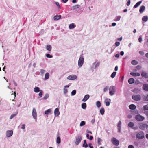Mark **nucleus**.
<instances>
[{
	"label": "nucleus",
	"mask_w": 148,
	"mask_h": 148,
	"mask_svg": "<svg viewBox=\"0 0 148 148\" xmlns=\"http://www.w3.org/2000/svg\"><path fill=\"white\" fill-rule=\"evenodd\" d=\"M139 128L142 130H145L148 128V125L145 123H140L139 125Z\"/></svg>",
	"instance_id": "obj_1"
},
{
	"label": "nucleus",
	"mask_w": 148,
	"mask_h": 148,
	"mask_svg": "<svg viewBox=\"0 0 148 148\" xmlns=\"http://www.w3.org/2000/svg\"><path fill=\"white\" fill-rule=\"evenodd\" d=\"M109 90L110 95L111 96H113L116 92V87L113 86H111L109 88Z\"/></svg>",
	"instance_id": "obj_2"
},
{
	"label": "nucleus",
	"mask_w": 148,
	"mask_h": 148,
	"mask_svg": "<svg viewBox=\"0 0 148 148\" xmlns=\"http://www.w3.org/2000/svg\"><path fill=\"white\" fill-rule=\"evenodd\" d=\"M84 58L83 56H80L79 58L78 65L79 68L81 67L83 65L84 63Z\"/></svg>",
	"instance_id": "obj_3"
},
{
	"label": "nucleus",
	"mask_w": 148,
	"mask_h": 148,
	"mask_svg": "<svg viewBox=\"0 0 148 148\" xmlns=\"http://www.w3.org/2000/svg\"><path fill=\"white\" fill-rule=\"evenodd\" d=\"M136 137L138 139H142L144 137V134L143 132L140 131L136 134Z\"/></svg>",
	"instance_id": "obj_4"
},
{
	"label": "nucleus",
	"mask_w": 148,
	"mask_h": 148,
	"mask_svg": "<svg viewBox=\"0 0 148 148\" xmlns=\"http://www.w3.org/2000/svg\"><path fill=\"white\" fill-rule=\"evenodd\" d=\"M82 139V137L81 135L77 136L75 137V143L76 145L79 144Z\"/></svg>",
	"instance_id": "obj_5"
},
{
	"label": "nucleus",
	"mask_w": 148,
	"mask_h": 148,
	"mask_svg": "<svg viewBox=\"0 0 148 148\" xmlns=\"http://www.w3.org/2000/svg\"><path fill=\"white\" fill-rule=\"evenodd\" d=\"M111 141L113 144L115 146H118L119 144V141L114 137L112 138H111Z\"/></svg>",
	"instance_id": "obj_6"
},
{
	"label": "nucleus",
	"mask_w": 148,
	"mask_h": 148,
	"mask_svg": "<svg viewBox=\"0 0 148 148\" xmlns=\"http://www.w3.org/2000/svg\"><path fill=\"white\" fill-rule=\"evenodd\" d=\"M135 119L138 121H141L145 119V117L140 114H138L136 116Z\"/></svg>",
	"instance_id": "obj_7"
},
{
	"label": "nucleus",
	"mask_w": 148,
	"mask_h": 148,
	"mask_svg": "<svg viewBox=\"0 0 148 148\" xmlns=\"http://www.w3.org/2000/svg\"><path fill=\"white\" fill-rule=\"evenodd\" d=\"M132 99L136 101H138L140 100L141 97L140 95H133L132 96Z\"/></svg>",
	"instance_id": "obj_8"
},
{
	"label": "nucleus",
	"mask_w": 148,
	"mask_h": 148,
	"mask_svg": "<svg viewBox=\"0 0 148 148\" xmlns=\"http://www.w3.org/2000/svg\"><path fill=\"white\" fill-rule=\"evenodd\" d=\"M77 78V76L75 75H71L67 77V79L69 80H74Z\"/></svg>",
	"instance_id": "obj_9"
},
{
	"label": "nucleus",
	"mask_w": 148,
	"mask_h": 148,
	"mask_svg": "<svg viewBox=\"0 0 148 148\" xmlns=\"http://www.w3.org/2000/svg\"><path fill=\"white\" fill-rule=\"evenodd\" d=\"M13 134L12 130H7L6 132V136L8 137H11Z\"/></svg>",
	"instance_id": "obj_10"
},
{
	"label": "nucleus",
	"mask_w": 148,
	"mask_h": 148,
	"mask_svg": "<svg viewBox=\"0 0 148 148\" xmlns=\"http://www.w3.org/2000/svg\"><path fill=\"white\" fill-rule=\"evenodd\" d=\"M32 116L34 119H37V112L36 109L35 108H33L32 110Z\"/></svg>",
	"instance_id": "obj_11"
},
{
	"label": "nucleus",
	"mask_w": 148,
	"mask_h": 148,
	"mask_svg": "<svg viewBox=\"0 0 148 148\" xmlns=\"http://www.w3.org/2000/svg\"><path fill=\"white\" fill-rule=\"evenodd\" d=\"M111 100L109 98H106L104 101V103L106 104L107 106H108L110 105Z\"/></svg>",
	"instance_id": "obj_12"
},
{
	"label": "nucleus",
	"mask_w": 148,
	"mask_h": 148,
	"mask_svg": "<svg viewBox=\"0 0 148 148\" xmlns=\"http://www.w3.org/2000/svg\"><path fill=\"white\" fill-rule=\"evenodd\" d=\"M54 114L55 116H57L60 114L59 109L58 108H56L54 112Z\"/></svg>",
	"instance_id": "obj_13"
},
{
	"label": "nucleus",
	"mask_w": 148,
	"mask_h": 148,
	"mask_svg": "<svg viewBox=\"0 0 148 148\" xmlns=\"http://www.w3.org/2000/svg\"><path fill=\"white\" fill-rule=\"evenodd\" d=\"M142 77L145 78H148V73L144 71H143L141 73Z\"/></svg>",
	"instance_id": "obj_14"
},
{
	"label": "nucleus",
	"mask_w": 148,
	"mask_h": 148,
	"mask_svg": "<svg viewBox=\"0 0 148 148\" xmlns=\"http://www.w3.org/2000/svg\"><path fill=\"white\" fill-rule=\"evenodd\" d=\"M134 125V123L133 122H130L129 124H128V126L130 127L131 128L134 129V130H136L137 129L135 128V127H133V126Z\"/></svg>",
	"instance_id": "obj_15"
},
{
	"label": "nucleus",
	"mask_w": 148,
	"mask_h": 148,
	"mask_svg": "<svg viewBox=\"0 0 148 148\" xmlns=\"http://www.w3.org/2000/svg\"><path fill=\"white\" fill-rule=\"evenodd\" d=\"M89 97L90 96L88 94L86 95L82 99V101L83 102L86 101L89 98Z\"/></svg>",
	"instance_id": "obj_16"
},
{
	"label": "nucleus",
	"mask_w": 148,
	"mask_h": 148,
	"mask_svg": "<svg viewBox=\"0 0 148 148\" xmlns=\"http://www.w3.org/2000/svg\"><path fill=\"white\" fill-rule=\"evenodd\" d=\"M131 75L133 76H140V74L139 73L131 72L130 73Z\"/></svg>",
	"instance_id": "obj_17"
},
{
	"label": "nucleus",
	"mask_w": 148,
	"mask_h": 148,
	"mask_svg": "<svg viewBox=\"0 0 148 148\" xmlns=\"http://www.w3.org/2000/svg\"><path fill=\"white\" fill-rule=\"evenodd\" d=\"M140 90L138 88H135L133 90V92L135 93H138L140 92Z\"/></svg>",
	"instance_id": "obj_18"
},
{
	"label": "nucleus",
	"mask_w": 148,
	"mask_h": 148,
	"mask_svg": "<svg viewBox=\"0 0 148 148\" xmlns=\"http://www.w3.org/2000/svg\"><path fill=\"white\" fill-rule=\"evenodd\" d=\"M143 88L145 91H148V84H143Z\"/></svg>",
	"instance_id": "obj_19"
},
{
	"label": "nucleus",
	"mask_w": 148,
	"mask_h": 148,
	"mask_svg": "<svg viewBox=\"0 0 148 148\" xmlns=\"http://www.w3.org/2000/svg\"><path fill=\"white\" fill-rule=\"evenodd\" d=\"M142 1H140L138 2H137L135 5L133 7L134 8H135L138 7L142 3Z\"/></svg>",
	"instance_id": "obj_20"
},
{
	"label": "nucleus",
	"mask_w": 148,
	"mask_h": 148,
	"mask_svg": "<svg viewBox=\"0 0 148 148\" xmlns=\"http://www.w3.org/2000/svg\"><path fill=\"white\" fill-rule=\"evenodd\" d=\"M129 107L130 109L134 110L136 109V106L135 105L132 104L129 106Z\"/></svg>",
	"instance_id": "obj_21"
},
{
	"label": "nucleus",
	"mask_w": 148,
	"mask_h": 148,
	"mask_svg": "<svg viewBox=\"0 0 148 148\" xmlns=\"http://www.w3.org/2000/svg\"><path fill=\"white\" fill-rule=\"evenodd\" d=\"M145 8V7L144 6L142 5L141 6L139 9V12L140 13H142L143 11L144 10Z\"/></svg>",
	"instance_id": "obj_22"
},
{
	"label": "nucleus",
	"mask_w": 148,
	"mask_h": 148,
	"mask_svg": "<svg viewBox=\"0 0 148 148\" xmlns=\"http://www.w3.org/2000/svg\"><path fill=\"white\" fill-rule=\"evenodd\" d=\"M134 79L133 78H130L128 80V82L129 84H132L134 82Z\"/></svg>",
	"instance_id": "obj_23"
},
{
	"label": "nucleus",
	"mask_w": 148,
	"mask_h": 148,
	"mask_svg": "<svg viewBox=\"0 0 148 148\" xmlns=\"http://www.w3.org/2000/svg\"><path fill=\"white\" fill-rule=\"evenodd\" d=\"M40 88L38 87H36L34 89V92L36 93H38L40 91Z\"/></svg>",
	"instance_id": "obj_24"
},
{
	"label": "nucleus",
	"mask_w": 148,
	"mask_h": 148,
	"mask_svg": "<svg viewBox=\"0 0 148 148\" xmlns=\"http://www.w3.org/2000/svg\"><path fill=\"white\" fill-rule=\"evenodd\" d=\"M51 112V109H48L45 112V114L48 115L50 114Z\"/></svg>",
	"instance_id": "obj_25"
},
{
	"label": "nucleus",
	"mask_w": 148,
	"mask_h": 148,
	"mask_svg": "<svg viewBox=\"0 0 148 148\" xmlns=\"http://www.w3.org/2000/svg\"><path fill=\"white\" fill-rule=\"evenodd\" d=\"M75 25L74 23H72L70 24L69 28L70 29H71L75 28Z\"/></svg>",
	"instance_id": "obj_26"
},
{
	"label": "nucleus",
	"mask_w": 148,
	"mask_h": 148,
	"mask_svg": "<svg viewBox=\"0 0 148 148\" xmlns=\"http://www.w3.org/2000/svg\"><path fill=\"white\" fill-rule=\"evenodd\" d=\"M142 20L144 22H146L148 20V18L147 16H145L142 17Z\"/></svg>",
	"instance_id": "obj_27"
},
{
	"label": "nucleus",
	"mask_w": 148,
	"mask_h": 148,
	"mask_svg": "<svg viewBox=\"0 0 148 148\" xmlns=\"http://www.w3.org/2000/svg\"><path fill=\"white\" fill-rule=\"evenodd\" d=\"M61 17V15L55 16L53 18L54 20H58Z\"/></svg>",
	"instance_id": "obj_28"
},
{
	"label": "nucleus",
	"mask_w": 148,
	"mask_h": 148,
	"mask_svg": "<svg viewBox=\"0 0 148 148\" xmlns=\"http://www.w3.org/2000/svg\"><path fill=\"white\" fill-rule=\"evenodd\" d=\"M105 112V110L104 108L103 107L101 108L100 110V112L101 114L103 115Z\"/></svg>",
	"instance_id": "obj_29"
},
{
	"label": "nucleus",
	"mask_w": 148,
	"mask_h": 148,
	"mask_svg": "<svg viewBox=\"0 0 148 148\" xmlns=\"http://www.w3.org/2000/svg\"><path fill=\"white\" fill-rule=\"evenodd\" d=\"M143 99L145 101H148V94H146L143 96Z\"/></svg>",
	"instance_id": "obj_30"
},
{
	"label": "nucleus",
	"mask_w": 148,
	"mask_h": 148,
	"mask_svg": "<svg viewBox=\"0 0 148 148\" xmlns=\"http://www.w3.org/2000/svg\"><path fill=\"white\" fill-rule=\"evenodd\" d=\"M46 48L47 50L50 51L51 50L52 47L51 45H48L46 47Z\"/></svg>",
	"instance_id": "obj_31"
},
{
	"label": "nucleus",
	"mask_w": 148,
	"mask_h": 148,
	"mask_svg": "<svg viewBox=\"0 0 148 148\" xmlns=\"http://www.w3.org/2000/svg\"><path fill=\"white\" fill-rule=\"evenodd\" d=\"M18 113V112L16 111V112L14 114H12L11 115L10 119H12L14 117L16 116Z\"/></svg>",
	"instance_id": "obj_32"
},
{
	"label": "nucleus",
	"mask_w": 148,
	"mask_h": 148,
	"mask_svg": "<svg viewBox=\"0 0 148 148\" xmlns=\"http://www.w3.org/2000/svg\"><path fill=\"white\" fill-rule=\"evenodd\" d=\"M82 147L85 148L87 147H88V145L87 144L86 140H84V143Z\"/></svg>",
	"instance_id": "obj_33"
},
{
	"label": "nucleus",
	"mask_w": 148,
	"mask_h": 148,
	"mask_svg": "<svg viewBox=\"0 0 148 148\" xmlns=\"http://www.w3.org/2000/svg\"><path fill=\"white\" fill-rule=\"evenodd\" d=\"M121 18V16H118L115 17L114 21L116 22L119 21L120 20Z\"/></svg>",
	"instance_id": "obj_34"
},
{
	"label": "nucleus",
	"mask_w": 148,
	"mask_h": 148,
	"mask_svg": "<svg viewBox=\"0 0 148 148\" xmlns=\"http://www.w3.org/2000/svg\"><path fill=\"white\" fill-rule=\"evenodd\" d=\"M82 108L84 109H85L86 108V103H83L81 105Z\"/></svg>",
	"instance_id": "obj_35"
},
{
	"label": "nucleus",
	"mask_w": 148,
	"mask_h": 148,
	"mask_svg": "<svg viewBox=\"0 0 148 148\" xmlns=\"http://www.w3.org/2000/svg\"><path fill=\"white\" fill-rule=\"evenodd\" d=\"M131 63L133 65H136L138 64V62L135 60H133L131 61Z\"/></svg>",
	"instance_id": "obj_36"
},
{
	"label": "nucleus",
	"mask_w": 148,
	"mask_h": 148,
	"mask_svg": "<svg viewBox=\"0 0 148 148\" xmlns=\"http://www.w3.org/2000/svg\"><path fill=\"white\" fill-rule=\"evenodd\" d=\"M56 141L57 144H59L61 143V139L60 137H57Z\"/></svg>",
	"instance_id": "obj_37"
},
{
	"label": "nucleus",
	"mask_w": 148,
	"mask_h": 148,
	"mask_svg": "<svg viewBox=\"0 0 148 148\" xmlns=\"http://www.w3.org/2000/svg\"><path fill=\"white\" fill-rule=\"evenodd\" d=\"M49 76V74L48 73H46L45 75V79H48Z\"/></svg>",
	"instance_id": "obj_38"
},
{
	"label": "nucleus",
	"mask_w": 148,
	"mask_h": 148,
	"mask_svg": "<svg viewBox=\"0 0 148 148\" xmlns=\"http://www.w3.org/2000/svg\"><path fill=\"white\" fill-rule=\"evenodd\" d=\"M143 108L144 110H148V104L144 106Z\"/></svg>",
	"instance_id": "obj_39"
},
{
	"label": "nucleus",
	"mask_w": 148,
	"mask_h": 148,
	"mask_svg": "<svg viewBox=\"0 0 148 148\" xmlns=\"http://www.w3.org/2000/svg\"><path fill=\"white\" fill-rule=\"evenodd\" d=\"M96 105L98 108L100 107L101 106L100 102L99 101H97L96 102Z\"/></svg>",
	"instance_id": "obj_40"
},
{
	"label": "nucleus",
	"mask_w": 148,
	"mask_h": 148,
	"mask_svg": "<svg viewBox=\"0 0 148 148\" xmlns=\"http://www.w3.org/2000/svg\"><path fill=\"white\" fill-rule=\"evenodd\" d=\"M116 73V72H113L111 75V77L112 78H114Z\"/></svg>",
	"instance_id": "obj_41"
},
{
	"label": "nucleus",
	"mask_w": 148,
	"mask_h": 148,
	"mask_svg": "<svg viewBox=\"0 0 148 148\" xmlns=\"http://www.w3.org/2000/svg\"><path fill=\"white\" fill-rule=\"evenodd\" d=\"M85 122L84 121H82L80 122L79 125L80 127H82L85 125Z\"/></svg>",
	"instance_id": "obj_42"
},
{
	"label": "nucleus",
	"mask_w": 148,
	"mask_h": 148,
	"mask_svg": "<svg viewBox=\"0 0 148 148\" xmlns=\"http://www.w3.org/2000/svg\"><path fill=\"white\" fill-rule=\"evenodd\" d=\"M40 72L41 73V75H43L45 73L46 71L45 70L41 69H40Z\"/></svg>",
	"instance_id": "obj_43"
},
{
	"label": "nucleus",
	"mask_w": 148,
	"mask_h": 148,
	"mask_svg": "<svg viewBox=\"0 0 148 148\" xmlns=\"http://www.w3.org/2000/svg\"><path fill=\"white\" fill-rule=\"evenodd\" d=\"M49 97V95L48 94H46L45 95L43 99L45 100H46Z\"/></svg>",
	"instance_id": "obj_44"
},
{
	"label": "nucleus",
	"mask_w": 148,
	"mask_h": 148,
	"mask_svg": "<svg viewBox=\"0 0 148 148\" xmlns=\"http://www.w3.org/2000/svg\"><path fill=\"white\" fill-rule=\"evenodd\" d=\"M76 92V90H74L72 91L71 95L72 96H74L75 95Z\"/></svg>",
	"instance_id": "obj_45"
},
{
	"label": "nucleus",
	"mask_w": 148,
	"mask_h": 148,
	"mask_svg": "<svg viewBox=\"0 0 148 148\" xmlns=\"http://www.w3.org/2000/svg\"><path fill=\"white\" fill-rule=\"evenodd\" d=\"M101 141H102V140L101 138H98L97 142L99 144V145H101Z\"/></svg>",
	"instance_id": "obj_46"
},
{
	"label": "nucleus",
	"mask_w": 148,
	"mask_h": 148,
	"mask_svg": "<svg viewBox=\"0 0 148 148\" xmlns=\"http://www.w3.org/2000/svg\"><path fill=\"white\" fill-rule=\"evenodd\" d=\"M100 62H98L96 64L95 66L94 67L95 69H96L97 67H99L100 65Z\"/></svg>",
	"instance_id": "obj_47"
},
{
	"label": "nucleus",
	"mask_w": 148,
	"mask_h": 148,
	"mask_svg": "<svg viewBox=\"0 0 148 148\" xmlns=\"http://www.w3.org/2000/svg\"><path fill=\"white\" fill-rule=\"evenodd\" d=\"M109 87L108 86H107L105 87L103 89V91L104 92H106L108 91L109 89Z\"/></svg>",
	"instance_id": "obj_48"
},
{
	"label": "nucleus",
	"mask_w": 148,
	"mask_h": 148,
	"mask_svg": "<svg viewBox=\"0 0 148 148\" xmlns=\"http://www.w3.org/2000/svg\"><path fill=\"white\" fill-rule=\"evenodd\" d=\"M46 56L47 58H51L53 57V56L49 54H46Z\"/></svg>",
	"instance_id": "obj_49"
},
{
	"label": "nucleus",
	"mask_w": 148,
	"mask_h": 148,
	"mask_svg": "<svg viewBox=\"0 0 148 148\" xmlns=\"http://www.w3.org/2000/svg\"><path fill=\"white\" fill-rule=\"evenodd\" d=\"M43 91L42 90H41L39 94V95L40 97H42V96Z\"/></svg>",
	"instance_id": "obj_50"
},
{
	"label": "nucleus",
	"mask_w": 148,
	"mask_h": 148,
	"mask_svg": "<svg viewBox=\"0 0 148 148\" xmlns=\"http://www.w3.org/2000/svg\"><path fill=\"white\" fill-rule=\"evenodd\" d=\"M68 92V90L67 89L64 88V93L65 94H66Z\"/></svg>",
	"instance_id": "obj_51"
},
{
	"label": "nucleus",
	"mask_w": 148,
	"mask_h": 148,
	"mask_svg": "<svg viewBox=\"0 0 148 148\" xmlns=\"http://www.w3.org/2000/svg\"><path fill=\"white\" fill-rule=\"evenodd\" d=\"M121 121H119L118 124L117 126H118V127H121Z\"/></svg>",
	"instance_id": "obj_52"
},
{
	"label": "nucleus",
	"mask_w": 148,
	"mask_h": 148,
	"mask_svg": "<svg viewBox=\"0 0 148 148\" xmlns=\"http://www.w3.org/2000/svg\"><path fill=\"white\" fill-rule=\"evenodd\" d=\"M138 41L140 42H142V38L141 37V36H140L139 37V38H138Z\"/></svg>",
	"instance_id": "obj_53"
},
{
	"label": "nucleus",
	"mask_w": 148,
	"mask_h": 148,
	"mask_svg": "<svg viewBox=\"0 0 148 148\" xmlns=\"http://www.w3.org/2000/svg\"><path fill=\"white\" fill-rule=\"evenodd\" d=\"M139 53L142 56L144 54V52L142 51H140L139 52Z\"/></svg>",
	"instance_id": "obj_54"
},
{
	"label": "nucleus",
	"mask_w": 148,
	"mask_h": 148,
	"mask_svg": "<svg viewBox=\"0 0 148 148\" xmlns=\"http://www.w3.org/2000/svg\"><path fill=\"white\" fill-rule=\"evenodd\" d=\"M130 0H128L127 2V6H129L130 5Z\"/></svg>",
	"instance_id": "obj_55"
},
{
	"label": "nucleus",
	"mask_w": 148,
	"mask_h": 148,
	"mask_svg": "<svg viewBox=\"0 0 148 148\" xmlns=\"http://www.w3.org/2000/svg\"><path fill=\"white\" fill-rule=\"evenodd\" d=\"M56 5L59 7V8H60V5L59 3L58 2H56Z\"/></svg>",
	"instance_id": "obj_56"
},
{
	"label": "nucleus",
	"mask_w": 148,
	"mask_h": 148,
	"mask_svg": "<svg viewBox=\"0 0 148 148\" xmlns=\"http://www.w3.org/2000/svg\"><path fill=\"white\" fill-rule=\"evenodd\" d=\"M115 44L116 46H118L119 45L120 43L118 42H116L115 43Z\"/></svg>",
	"instance_id": "obj_57"
},
{
	"label": "nucleus",
	"mask_w": 148,
	"mask_h": 148,
	"mask_svg": "<svg viewBox=\"0 0 148 148\" xmlns=\"http://www.w3.org/2000/svg\"><path fill=\"white\" fill-rule=\"evenodd\" d=\"M13 82L14 85L15 86H17V83L15 82L14 80H13Z\"/></svg>",
	"instance_id": "obj_58"
},
{
	"label": "nucleus",
	"mask_w": 148,
	"mask_h": 148,
	"mask_svg": "<svg viewBox=\"0 0 148 148\" xmlns=\"http://www.w3.org/2000/svg\"><path fill=\"white\" fill-rule=\"evenodd\" d=\"M128 148H134V146L132 145H130L128 147Z\"/></svg>",
	"instance_id": "obj_59"
},
{
	"label": "nucleus",
	"mask_w": 148,
	"mask_h": 148,
	"mask_svg": "<svg viewBox=\"0 0 148 148\" xmlns=\"http://www.w3.org/2000/svg\"><path fill=\"white\" fill-rule=\"evenodd\" d=\"M91 145H92V143H89L88 144L89 147L90 148H93V146H91Z\"/></svg>",
	"instance_id": "obj_60"
},
{
	"label": "nucleus",
	"mask_w": 148,
	"mask_h": 148,
	"mask_svg": "<svg viewBox=\"0 0 148 148\" xmlns=\"http://www.w3.org/2000/svg\"><path fill=\"white\" fill-rule=\"evenodd\" d=\"M134 144L135 145L137 146H138V142H134Z\"/></svg>",
	"instance_id": "obj_61"
},
{
	"label": "nucleus",
	"mask_w": 148,
	"mask_h": 148,
	"mask_svg": "<svg viewBox=\"0 0 148 148\" xmlns=\"http://www.w3.org/2000/svg\"><path fill=\"white\" fill-rule=\"evenodd\" d=\"M144 113L147 116H148V111H145Z\"/></svg>",
	"instance_id": "obj_62"
},
{
	"label": "nucleus",
	"mask_w": 148,
	"mask_h": 148,
	"mask_svg": "<svg viewBox=\"0 0 148 148\" xmlns=\"http://www.w3.org/2000/svg\"><path fill=\"white\" fill-rule=\"evenodd\" d=\"M25 128V125L23 124L22 125V127H21V129H24Z\"/></svg>",
	"instance_id": "obj_63"
},
{
	"label": "nucleus",
	"mask_w": 148,
	"mask_h": 148,
	"mask_svg": "<svg viewBox=\"0 0 148 148\" xmlns=\"http://www.w3.org/2000/svg\"><path fill=\"white\" fill-rule=\"evenodd\" d=\"M95 122V119H92V120H91V122L93 124Z\"/></svg>",
	"instance_id": "obj_64"
}]
</instances>
